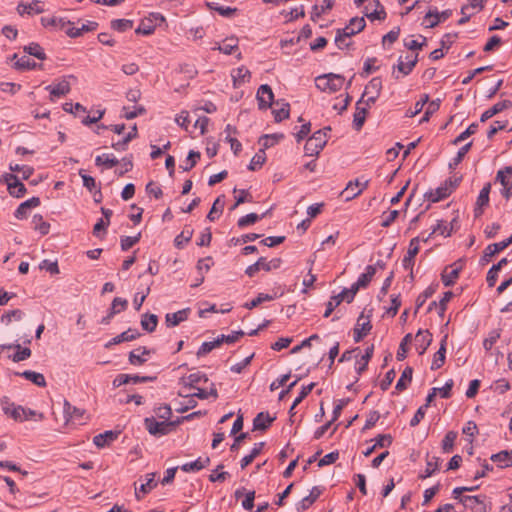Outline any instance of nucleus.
<instances>
[{"label": "nucleus", "instance_id": "nucleus-45", "mask_svg": "<svg viewBox=\"0 0 512 512\" xmlns=\"http://www.w3.org/2000/svg\"><path fill=\"white\" fill-rule=\"evenodd\" d=\"M272 113L276 122H280L289 117V104L276 102V107L273 108Z\"/></svg>", "mask_w": 512, "mask_h": 512}, {"label": "nucleus", "instance_id": "nucleus-14", "mask_svg": "<svg viewBox=\"0 0 512 512\" xmlns=\"http://www.w3.org/2000/svg\"><path fill=\"white\" fill-rule=\"evenodd\" d=\"M416 350L420 355L424 354L432 342V335L428 330H419L415 336Z\"/></svg>", "mask_w": 512, "mask_h": 512}, {"label": "nucleus", "instance_id": "nucleus-36", "mask_svg": "<svg viewBox=\"0 0 512 512\" xmlns=\"http://www.w3.org/2000/svg\"><path fill=\"white\" fill-rule=\"evenodd\" d=\"M374 345H370L366 348L365 354L362 355L361 359L356 362L355 369L356 372L360 375L363 371L366 370L368 362L373 356Z\"/></svg>", "mask_w": 512, "mask_h": 512}, {"label": "nucleus", "instance_id": "nucleus-29", "mask_svg": "<svg viewBox=\"0 0 512 512\" xmlns=\"http://www.w3.org/2000/svg\"><path fill=\"white\" fill-rule=\"evenodd\" d=\"M318 2L319 3L312 7L311 19L313 21H315L316 18H319L323 13H325V11L331 10L334 5L333 0H318Z\"/></svg>", "mask_w": 512, "mask_h": 512}, {"label": "nucleus", "instance_id": "nucleus-26", "mask_svg": "<svg viewBox=\"0 0 512 512\" xmlns=\"http://www.w3.org/2000/svg\"><path fill=\"white\" fill-rule=\"evenodd\" d=\"M510 244H512V235L501 241V242H497V243H493V244H490L486 247L485 251H484V257L485 258H491L493 257L495 254L499 253L500 251L504 250L505 248H507Z\"/></svg>", "mask_w": 512, "mask_h": 512}, {"label": "nucleus", "instance_id": "nucleus-40", "mask_svg": "<svg viewBox=\"0 0 512 512\" xmlns=\"http://www.w3.org/2000/svg\"><path fill=\"white\" fill-rule=\"evenodd\" d=\"M264 445V442L256 443L253 449L251 450L250 454L242 458L240 463L242 469L246 468L249 464L253 462V460L261 453Z\"/></svg>", "mask_w": 512, "mask_h": 512}, {"label": "nucleus", "instance_id": "nucleus-28", "mask_svg": "<svg viewBox=\"0 0 512 512\" xmlns=\"http://www.w3.org/2000/svg\"><path fill=\"white\" fill-rule=\"evenodd\" d=\"M274 419L269 413L260 412L253 420V428L254 430H266Z\"/></svg>", "mask_w": 512, "mask_h": 512}, {"label": "nucleus", "instance_id": "nucleus-59", "mask_svg": "<svg viewBox=\"0 0 512 512\" xmlns=\"http://www.w3.org/2000/svg\"><path fill=\"white\" fill-rule=\"evenodd\" d=\"M156 24L152 23V18H146L141 21L136 33L143 35H150L154 32Z\"/></svg>", "mask_w": 512, "mask_h": 512}, {"label": "nucleus", "instance_id": "nucleus-48", "mask_svg": "<svg viewBox=\"0 0 512 512\" xmlns=\"http://www.w3.org/2000/svg\"><path fill=\"white\" fill-rule=\"evenodd\" d=\"M24 317V312L20 309H14L4 313L0 321L4 325H9L13 320L20 321Z\"/></svg>", "mask_w": 512, "mask_h": 512}, {"label": "nucleus", "instance_id": "nucleus-61", "mask_svg": "<svg viewBox=\"0 0 512 512\" xmlns=\"http://www.w3.org/2000/svg\"><path fill=\"white\" fill-rule=\"evenodd\" d=\"M501 333L500 330L495 329L489 332L488 337H486L483 341V347L486 351H489L492 349L493 345L497 342V340L500 338Z\"/></svg>", "mask_w": 512, "mask_h": 512}, {"label": "nucleus", "instance_id": "nucleus-50", "mask_svg": "<svg viewBox=\"0 0 512 512\" xmlns=\"http://www.w3.org/2000/svg\"><path fill=\"white\" fill-rule=\"evenodd\" d=\"M491 460L493 462L497 463L498 466L501 468L512 466V461L510 460L508 451H506V450L500 451L497 454H493L491 456Z\"/></svg>", "mask_w": 512, "mask_h": 512}, {"label": "nucleus", "instance_id": "nucleus-62", "mask_svg": "<svg viewBox=\"0 0 512 512\" xmlns=\"http://www.w3.org/2000/svg\"><path fill=\"white\" fill-rule=\"evenodd\" d=\"M133 27V21L128 19H116L111 21V28L119 32H124Z\"/></svg>", "mask_w": 512, "mask_h": 512}, {"label": "nucleus", "instance_id": "nucleus-22", "mask_svg": "<svg viewBox=\"0 0 512 512\" xmlns=\"http://www.w3.org/2000/svg\"><path fill=\"white\" fill-rule=\"evenodd\" d=\"M190 309H182L175 313H168L165 316V322L168 327H174L180 324L181 322L185 321L188 318Z\"/></svg>", "mask_w": 512, "mask_h": 512}, {"label": "nucleus", "instance_id": "nucleus-4", "mask_svg": "<svg viewBox=\"0 0 512 512\" xmlns=\"http://www.w3.org/2000/svg\"><path fill=\"white\" fill-rule=\"evenodd\" d=\"M144 425L147 431L154 436H163L169 434L175 428V422L157 421L153 417L146 418L144 420Z\"/></svg>", "mask_w": 512, "mask_h": 512}, {"label": "nucleus", "instance_id": "nucleus-25", "mask_svg": "<svg viewBox=\"0 0 512 512\" xmlns=\"http://www.w3.org/2000/svg\"><path fill=\"white\" fill-rule=\"evenodd\" d=\"M118 437V433L114 431H105L104 433L98 434L94 436L93 443L98 448H103L109 444H111Z\"/></svg>", "mask_w": 512, "mask_h": 512}, {"label": "nucleus", "instance_id": "nucleus-58", "mask_svg": "<svg viewBox=\"0 0 512 512\" xmlns=\"http://www.w3.org/2000/svg\"><path fill=\"white\" fill-rule=\"evenodd\" d=\"M373 3L376 6L375 11L371 13H366V16L370 20H384L386 18V11L383 5L380 3L379 0H374Z\"/></svg>", "mask_w": 512, "mask_h": 512}, {"label": "nucleus", "instance_id": "nucleus-57", "mask_svg": "<svg viewBox=\"0 0 512 512\" xmlns=\"http://www.w3.org/2000/svg\"><path fill=\"white\" fill-rule=\"evenodd\" d=\"M197 391L192 394V396L197 397L199 399H207L209 396H212L213 398L218 397V392L213 383H211L209 390H205L203 388L197 387L195 388Z\"/></svg>", "mask_w": 512, "mask_h": 512}, {"label": "nucleus", "instance_id": "nucleus-54", "mask_svg": "<svg viewBox=\"0 0 512 512\" xmlns=\"http://www.w3.org/2000/svg\"><path fill=\"white\" fill-rule=\"evenodd\" d=\"M457 438V432L449 431L442 440V450L444 453H450L453 450L454 442Z\"/></svg>", "mask_w": 512, "mask_h": 512}, {"label": "nucleus", "instance_id": "nucleus-38", "mask_svg": "<svg viewBox=\"0 0 512 512\" xmlns=\"http://www.w3.org/2000/svg\"><path fill=\"white\" fill-rule=\"evenodd\" d=\"M381 89H382V81H381V79L373 78L366 85L364 93H363L361 98L364 99L365 95H373V96L379 97Z\"/></svg>", "mask_w": 512, "mask_h": 512}, {"label": "nucleus", "instance_id": "nucleus-56", "mask_svg": "<svg viewBox=\"0 0 512 512\" xmlns=\"http://www.w3.org/2000/svg\"><path fill=\"white\" fill-rule=\"evenodd\" d=\"M375 273H376L375 267L372 265H368L365 269V272L359 276V278L357 280L358 285H361L363 288H365L369 284V282L372 280Z\"/></svg>", "mask_w": 512, "mask_h": 512}, {"label": "nucleus", "instance_id": "nucleus-46", "mask_svg": "<svg viewBox=\"0 0 512 512\" xmlns=\"http://www.w3.org/2000/svg\"><path fill=\"white\" fill-rule=\"evenodd\" d=\"M440 459L438 457H428L426 461V468L423 472V474L420 475V478H428L432 476L439 467Z\"/></svg>", "mask_w": 512, "mask_h": 512}, {"label": "nucleus", "instance_id": "nucleus-52", "mask_svg": "<svg viewBox=\"0 0 512 512\" xmlns=\"http://www.w3.org/2000/svg\"><path fill=\"white\" fill-rule=\"evenodd\" d=\"M95 163L97 166H105L107 169H109L117 165L119 161L117 158L109 154H103L96 157Z\"/></svg>", "mask_w": 512, "mask_h": 512}, {"label": "nucleus", "instance_id": "nucleus-64", "mask_svg": "<svg viewBox=\"0 0 512 512\" xmlns=\"http://www.w3.org/2000/svg\"><path fill=\"white\" fill-rule=\"evenodd\" d=\"M193 231L191 229L183 230L174 240L175 246L177 248H183L185 244H187L191 237Z\"/></svg>", "mask_w": 512, "mask_h": 512}, {"label": "nucleus", "instance_id": "nucleus-37", "mask_svg": "<svg viewBox=\"0 0 512 512\" xmlns=\"http://www.w3.org/2000/svg\"><path fill=\"white\" fill-rule=\"evenodd\" d=\"M223 342H224V335H221V336L217 337L214 341L202 343L199 350L197 351V356L201 357V356L208 354L214 348L220 346Z\"/></svg>", "mask_w": 512, "mask_h": 512}, {"label": "nucleus", "instance_id": "nucleus-20", "mask_svg": "<svg viewBox=\"0 0 512 512\" xmlns=\"http://www.w3.org/2000/svg\"><path fill=\"white\" fill-rule=\"evenodd\" d=\"M366 26L365 19L363 17H354L349 21V24L342 29L344 36H353L361 32Z\"/></svg>", "mask_w": 512, "mask_h": 512}, {"label": "nucleus", "instance_id": "nucleus-3", "mask_svg": "<svg viewBox=\"0 0 512 512\" xmlns=\"http://www.w3.org/2000/svg\"><path fill=\"white\" fill-rule=\"evenodd\" d=\"M459 180L455 181H445L442 185L437 187L436 189H432L425 193V198L430 202H439L445 198H447L452 191L458 186Z\"/></svg>", "mask_w": 512, "mask_h": 512}, {"label": "nucleus", "instance_id": "nucleus-49", "mask_svg": "<svg viewBox=\"0 0 512 512\" xmlns=\"http://www.w3.org/2000/svg\"><path fill=\"white\" fill-rule=\"evenodd\" d=\"M24 51L29 55L36 57L38 60H46V54L44 49L38 43H30L24 47Z\"/></svg>", "mask_w": 512, "mask_h": 512}, {"label": "nucleus", "instance_id": "nucleus-9", "mask_svg": "<svg viewBox=\"0 0 512 512\" xmlns=\"http://www.w3.org/2000/svg\"><path fill=\"white\" fill-rule=\"evenodd\" d=\"M257 100L259 109H268L271 107L274 100V94L269 85L263 84L258 88Z\"/></svg>", "mask_w": 512, "mask_h": 512}, {"label": "nucleus", "instance_id": "nucleus-34", "mask_svg": "<svg viewBox=\"0 0 512 512\" xmlns=\"http://www.w3.org/2000/svg\"><path fill=\"white\" fill-rule=\"evenodd\" d=\"M46 89L50 91L52 96L60 97L70 91V85L68 81L62 80L56 84L47 86Z\"/></svg>", "mask_w": 512, "mask_h": 512}, {"label": "nucleus", "instance_id": "nucleus-39", "mask_svg": "<svg viewBox=\"0 0 512 512\" xmlns=\"http://www.w3.org/2000/svg\"><path fill=\"white\" fill-rule=\"evenodd\" d=\"M346 298L347 297L345 294H343V292H340L339 294L332 296L328 303L326 304V310L323 316L325 318L329 317L334 311V309L337 306H339L342 301H346Z\"/></svg>", "mask_w": 512, "mask_h": 512}, {"label": "nucleus", "instance_id": "nucleus-51", "mask_svg": "<svg viewBox=\"0 0 512 512\" xmlns=\"http://www.w3.org/2000/svg\"><path fill=\"white\" fill-rule=\"evenodd\" d=\"M207 6L210 10L217 11L221 16L224 17H230L237 11L236 8L224 7L218 2H207Z\"/></svg>", "mask_w": 512, "mask_h": 512}, {"label": "nucleus", "instance_id": "nucleus-8", "mask_svg": "<svg viewBox=\"0 0 512 512\" xmlns=\"http://www.w3.org/2000/svg\"><path fill=\"white\" fill-rule=\"evenodd\" d=\"M368 183V180L364 182H360L358 179L350 181L341 194L345 196L346 201H350L360 195L362 191L368 187Z\"/></svg>", "mask_w": 512, "mask_h": 512}, {"label": "nucleus", "instance_id": "nucleus-19", "mask_svg": "<svg viewBox=\"0 0 512 512\" xmlns=\"http://www.w3.org/2000/svg\"><path fill=\"white\" fill-rule=\"evenodd\" d=\"M151 351L146 347H138L129 353V363L134 366H140L147 361L146 356L150 355Z\"/></svg>", "mask_w": 512, "mask_h": 512}, {"label": "nucleus", "instance_id": "nucleus-30", "mask_svg": "<svg viewBox=\"0 0 512 512\" xmlns=\"http://www.w3.org/2000/svg\"><path fill=\"white\" fill-rule=\"evenodd\" d=\"M209 463H210L209 457H205V458L199 457L195 461L183 464L180 468L184 472H188V473L196 472V471H199V470L205 468L206 466H208Z\"/></svg>", "mask_w": 512, "mask_h": 512}, {"label": "nucleus", "instance_id": "nucleus-13", "mask_svg": "<svg viewBox=\"0 0 512 512\" xmlns=\"http://www.w3.org/2000/svg\"><path fill=\"white\" fill-rule=\"evenodd\" d=\"M140 336V333L136 329L129 328L128 330L122 332L121 334L115 336L110 341L105 344V348L109 349L113 345L120 344L122 342L132 341L137 339Z\"/></svg>", "mask_w": 512, "mask_h": 512}, {"label": "nucleus", "instance_id": "nucleus-44", "mask_svg": "<svg viewBox=\"0 0 512 512\" xmlns=\"http://www.w3.org/2000/svg\"><path fill=\"white\" fill-rule=\"evenodd\" d=\"M412 374H413L412 368L406 367L404 369V371L402 372L401 377L397 381L395 389L399 392L405 390L407 388L408 384L412 380Z\"/></svg>", "mask_w": 512, "mask_h": 512}, {"label": "nucleus", "instance_id": "nucleus-16", "mask_svg": "<svg viewBox=\"0 0 512 512\" xmlns=\"http://www.w3.org/2000/svg\"><path fill=\"white\" fill-rule=\"evenodd\" d=\"M321 493L322 489L320 487H313L310 491V494L297 503V512H304L305 510H307L318 499Z\"/></svg>", "mask_w": 512, "mask_h": 512}, {"label": "nucleus", "instance_id": "nucleus-33", "mask_svg": "<svg viewBox=\"0 0 512 512\" xmlns=\"http://www.w3.org/2000/svg\"><path fill=\"white\" fill-rule=\"evenodd\" d=\"M156 486L155 475L153 473L146 475L145 483H142L138 488H135V496L139 500L141 499V493L147 494Z\"/></svg>", "mask_w": 512, "mask_h": 512}, {"label": "nucleus", "instance_id": "nucleus-17", "mask_svg": "<svg viewBox=\"0 0 512 512\" xmlns=\"http://www.w3.org/2000/svg\"><path fill=\"white\" fill-rule=\"evenodd\" d=\"M180 382L184 387L197 388L200 384L207 383L208 378L204 373L196 372L182 377Z\"/></svg>", "mask_w": 512, "mask_h": 512}, {"label": "nucleus", "instance_id": "nucleus-10", "mask_svg": "<svg viewBox=\"0 0 512 512\" xmlns=\"http://www.w3.org/2000/svg\"><path fill=\"white\" fill-rule=\"evenodd\" d=\"M461 269L462 263L460 261L455 262L451 266L446 267L441 275L443 284L446 287L452 286L459 277Z\"/></svg>", "mask_w": 512, "mask_h": 512}, {"label": "nucleus", "instance_id": "nucleus-15", "mask_svg": "<svg viewBox=\"0 0 512 512\" xmlns=\"http://www.w3.org/2000/svg\"><path fill=\"white\" fill-rule=\"evenodd\" d=\"M460 502L473 512H486V506L479 496H463L460 498Z\"/></svg>", "mask_w": 512, "mask_h": 512}, {"label": "nucleus", "instance_id": "nucleus-24", "mask_svg": "<svg viewBox=\"0 0 512 512\" xmlns=\"http://www.w3.org/2000/svg\"><path fill=\"white\" fill-rule=\"evenodd\" d=\"M452 14V11L451 10H445V11H442L441 13L435 11V12H432V11H429L426 16H425V20L427 22V27H434L436 26L439 22L441 21H445L446 19H448Z\"/></svg>", "mask_w": 512, "mask_h": 512}, {"label": "nucleus", "instance_id": "nucleus-47", "mask_svg": "<svg viewBox=\"0 0 512 512\" xmlns=\"http://www.w3.org/2000/svg\"><path fill=\"white\" fill-rule=\"evenodd\" d=\"M496 180L503 186V189L501 190L502 196L508 200L512 196V181L510 178L503 177L502 172H497Z\"/></svg>", "mask_w": 512, "mask_h": 512}, {"label": "nucleus", "instance_id": "nucleus-60", "mask_svg": "<svg viewBox=\"0 0 512 512\" xmlns=\"http://www.w3.org/2000/svg\"><path fill=\"white\" fill-rule=\"evenodd\" d=\"M146 112L143 106H134L133 109L123 107L121 116L125 119H134L139 115H143Z\"/></svg>", "mask_w": 512, "mask_h": 512}, {"label": "nucleus", "instance_id": "nucleus-32", "mask_svg": "<svg viewBox=\"0 0 512 512\" xmlns=\"http://www.w3.org/2000/svg\"><path fill=\"white\" fill-rule=\"evenodd\" d=\"M64 415L67 421H80L84 415V410L72 406L68 401L64 402Z\"/></svg>", "mask_w": 512, "mask_h": 512}, {"label": "nucleus", "instance_id": "nucleus-11", "mask_svg": "<svg viewBox=\"0 0 512 512\" xmlns=\"http://www.w3.org/2000/svg\"><path fill=\"white\" fill-rule=\"evenodd\" d=\"M490 190H491L490 183H486L484 185V187L481 189V191L477 197L476 203H475V208H474L475 217L481 216L483 213L484 207L489 204Z\"/></svg>", "mask_w": 512, "mask_h": 512}, {"label": "nucleus", "instance_id": "nucleus-12", "mask_svg": "<svg viewBox=\"0 0 512 512\" xmlns=\"http://www.w3.org/2000/svg\"><path fill=\"white\" fill-rule=\"evenodd\" d=\"M419 240L418 238H413L410 241L409 248L407 251V254L404 256L402 260V265L405 270H411L414 264V257L419 252V246H418Z\"/></svg>", "mask_w": 512, "mask_h": 512}, {"label": "nucleus", "instance_id": "nucleus-18", "mask_svg": "<svg viewBox=\"0 0 512 512\" xmlns=\"http://www.w3.org/2000/svg\"><path fill=\"white\" fill-rule=\"evenodd\" d=\"M364 105V99L360 98L356 103V109L353 115V125L356 130H360L365 122L368 108Z\"/></svg>", "mask_w": 512, "mask_h": 512}, {"label": "nucleus", "instance_id": "nucleus-41", "mask_svg": "<svg viewBox=\"0 0 512 512\" xmlns=\"http://www.w3.org/2000/svg\"><path fill=\"white\" fill-rule=\"evenodd\" d=\"M39 4H40V2L38 0H34L30 4H27V5L23 4V3H20L17 6V11L21 15L23 13H28V14L36 13V14H40V13H42L44 11V9Z\"/></svg>", "mask_w": 512, "mask_h": 512}, {"label": "nucleus", "instance_id": "nucleus-42", "mask_svg": "<svg viewBox=\"0 0 512 512\" xmlns=\"http://www.w3.org/2000/svg\"><path fill=\"white\" fill-rule=\"evenodd\" d=\"M158 324V317L155 314H144L141 319L143 330L151 333L155 331Z\"/></svg>", "mask_w": 512, "mask_h": 512}, {"label": "nucleus", "instance_id": "nucleus-43", "mask_svg": "<svg viewBox=\"0 0 512 512\" xmlns=\"http://www.w3.org/2000/svg\"><path fill=\"white\" fill-rule=\"evenodd\" d=\"M237 42L238 40L235 38H227L222 42V44H219L217 49L224 54H233L239 50Z\"/></svg>", "mask_w": 512, "mask_h": 512}, {"label": "nucleus", "instance_id": "nucleus-55", "mask_svg": "<svg viewBox=\"0 0 512 512\" xmlns=\"http://www.w3.org/2000/svg\"><path fill=\"white\" fill-rule=\"evenodd\" d=\"M274 299H275V295L259 293L255 299L251 300L250 302L245 303L244 307L251 310L263 302L272 301Z\"/></svg>", "mask_w": 512, "mask_h": 512}, {"label": "nucleus", "instance_id": "nucleus-27", "mask_svg": "<svg viewBox=\"0 0 512 512\" xmlns=\"http://www.w3.org/2000/svg\"><path fill=\"white\" fill-rule=\"evenodd\" d=\"M446 340H447V335L444 336V338L441 341L440 348L434 354L433 361L431 364L432 370H437V369L441 368L445 362Z\"/></svg>", "mask_w": 512, "mask_h": 512}, {"label": "nucleus", "instance_id": "nucleus-53", "mask_svg": "<svg viewBox=\"0 0 512 512\" xmlns=\"http://www.w3.org/2000/svg\"><path fill=\"white\" fill-rule=\"evenodd\" d=\"M32 223L34 224V229L38 230L42 235L49 233L50 225L43 220V217L40 214H35L33 216Z\"/></svg>", "mask_w": 512, "mask_h": 512}, {"label": "nucleus", "instance_id": "nucleus-35", "mask_svg": "<svg viewBox=\"0 0 512 512\" xmlns=\"http://www.w3.org/2000/svg\"><path fill=\"white\" fill-rule=\"evenodd\" d=\"M17 375L24 377L26 380L31 381L32 383H34L35 385H37L39 387H45L46 386L45 377L41 373H38V372H35V371L26 370V371H24L22 373H17Z\"/></svg>", "mask_w": 512, "mask_h": 512}, {"label": "nucleus", "instance_id": "nucleus-6", "mask_svg": "<svg viewBox=\"0 0 512 512\" xmlns=\"http://www.w3.org/2000/svg\"><path fill=\"white\" fill-rule=\"evenodd\" d=\"M281 260L279 258H274L270 261H267L266 258L261 257L257 262L248 266L245 270V273L249 277H253L260 269L265 271H270L272 269H277L280 267Z\"/></svg>", "mask_w": 512, "mask_h": 512}, {"label": "nucleus", "instance_id": "nucleus-23", "mask_svg": "<svg viewBox=\"0 0 512 512\" xmlns=\"http://www.w3.org/2000/svg\"><path fill=\"white\" fill-rule=\"evenodd\" d=\"M40 205V199L38 197H32L22 202L16 209L14 215L17 219H23L27 216V212L30 208H35Z\"/></svg>", "mask_w": 512, "mask_h": 512}, {"label": "nucleus", "instance_id": "nucleus-2", "mask_svg": "<svg viewBox=\"0 0 512 512\" xmlns=\"http://www.w3.org/2000/svg\"><path fill=\"white\" fill-rule=\"evenodd\" d=\"M331 131L330 127L316 131L306 142L304 146L305 155L316 157L327 143V133Z\"/></svg>", "mask_w": 512, "mask_h": 512}, {"label": "nucleus", "instance_id": "nucleus-1", "mask_svg": "<svg viewBox=\"0 0 512 512\" xmlns=\"http://www.w3.org/2000/svg\"><path fill=\"white\" fill-rule=\"evenodd\" d=\"M345 83L344 76L335 73H327L315 78L316 87L326 93L339 91Z\"/></svg>", "mask_w": 512, "mask_h": 512}, {"label": "nucleus", "instance_id": "nucleus-63", "mask_svg": "<svg viewBox=\"0 0 512 512\" xmlns=\"http://www.w3.org/2000/svg\"><path fill=\"white\" fill-rule=\"evenodd\" d=\"M223 207H224V201H222L220 199V197H218L214 201V203L212 205V208H211L210 212L207 215V218L210 221H214L216 219V217H218L222 213Z\"/></svg>", "mask_w": 512, "mask_h": 512}, {"label": "nucleus", "instance_id": "nucleus-7", "mask_svg": "<svg viewBox=\"0 0 512 512\" xmlns=\"http://www.w3.org/2000/svg\"><path fill=\"white\" fill-rule=\"evenodd\" d=\"M3 181L7 184L8 192L11 196L20 198L26 193V188L23 183L18 180V177L11 173H6L2 176Z\"/></svg>", "mask_w": 512, "mask_h": 512}, {"label": "nucleus", "instance_id": "nucleus-5", "mask_svg": "<svg viewBox=\"0 0 512 512\" xmlns=\"http://www.w3.org/2000/svg\"><path fill=\"white\" fill-rule=\"evenodd\" d=\"M3 412L16 421H24L28 419L26 409L22 406H16L11 402L10 398L3 396L0 400Z\"/></svg>", "mask_w": 512, "mask_h": 512}, {"label": "nucleus", "instance_id": "nucleus-21", "mask_svg": "<svg viewBox=\"0 0 512 512\" xmlns=\"http://www.w3.org/2000/svg\"><path fill=\"white\" fill-rule=\"evenodd\" d=\"M512 106V101L511 100H502L500 102H497L496 104H494L491 108H489L488 110H486L482 115H481V122H485L487 121L488 119H490L491 117H493L494 115L500 113L501 111L509 108Z\"/></svg>", "mask_w": 512, "mask_h": 512}, {"label": "nucleus", "instance_id": "nucleus-31", "mask_svg": "<svg viewBox=\"0 0 512 512\" xmlns=\"http://www.w3.org/2000/svg\"><path fill=\"white\" fill-rule=\"evenodd\" d=\"M234 86L237 87L250 78V72L246 66H239L231 72Z\"/></svg>", "mask_w": 512, "mask_h": 512}]
</instances>
